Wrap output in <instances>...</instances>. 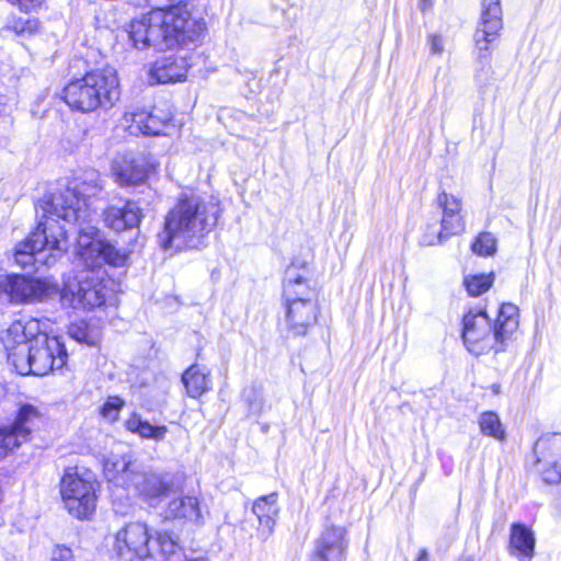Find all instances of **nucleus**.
<instances>
[{
	"instance_id": "dca6fc26",
	"label": "nucleus",
	"mask_w": 561,
	"mask_h": 561,
	"mask_svg": "<svg viewBox=\"0 0 561 561\" xmlns=\"http://www.w3.org/2000/svg\"><path fill=\"white\" fill-rule=\"evenodd\" d=\"M502 9L500 0H483L482 13L474 33L476 47L480 53H486L502 30Z\"/></svg>"
},
{
	"instance_id": "bb28decb",
	"label": "nucleus",
	"mask_w": 561,
	"mask_h": 561,
	"mask_svg": "<svg viewBox=\"0 0 561 561\" xmlns=\"http://www.w3.org/2000/svg\"><path fill=\"white\" fill-rule=\"evenodd\" d=\"M68 334L75 341L89 346L96 345L101 339L100 329L85 321L72 323L68 329Z\"/></svg>"
},
{
	"instance_id": "a878e982",
	"label": "nucleus",
	"mask_w": 561,
	"mask_h": 561,
	"mask_svg": "<svg viewBox=\"0 0 561 561\" xmlns=\"http://www.w3.org/2000/svg\"><path fill=\"white\" fill-rule=\"evenodd\" d=\"M125 426L130 433L137 434L141 438L152 439L156 442L163 440L168 433L167 426H154L150 424L148 421L144 420L137 413H133L129 416V419L125 423Z\"/></svg>"
},
{
	"instance_id": "cd10ccee",
	"label": "nucleus",
	"mask_w": 561,
	"mask_h": 561,
	"mask_svg": "<svg viewBox=\"0 0 561 561\" xmlns=\"http://www.w3.org/2000/svg\"><path fill=\"white\" fill-rule=\"evenodd\" d=\"M479 427L482 434L491 436L495 439L503 440L505 432L503 430L500 417L492 411H486L479 416Z\"/></svg>"
},
{
	"instance_id": "6ab92c4d",
	"label": "nucleus",
	"mask_w": 561,
	"mask_h": 561,
	"mask_svg": "<svg viewBox=\"0 0 561 561\" xmlns=\"http://www.w3.org/2000/svg\"><path fill=\"white\" fill-rule=\"evenodd\" d=\"M159 112L157 108L153 112H128L124 115V122L130 134L160 135L164 133L167 124L171 121V115L169 113L160 115Z\"/></svg>"
},
{
	"instance_id": "20e7f679",
	"label": "nucleus",
	"mask_w": 561,
	"mask_h": 561,
	"mask_svg": "<svg viewBox=\"0 0 561 561\" xmlns=\"http://www.w3.org/2000/svg\"><path fill=\"white\" fill-rule=\"evenodd\" d=\"M219 206L196 194H183L165 215L157 242L164 251L178 252L192 247L217 224Z\"/></svg>"
},
{
	"instance_id": "c85d7f7f",
	"label": "nucleus",
	"mask_w": 561,
	"mask_h": 561,
	"mask_svg": "<svg viewBox=\"0 0 561 561\" xmlns=\"http://www.w3.org/2000/svg\"><path fill=\"white\" fill-rule=\"evenodd\" d=\"M494 275L479 274L467 276L463 280L465 286L471 296H480L485 293L493 284Z\"/></svg>"
},
{
	"instance_id": "e433bc0d",
	"label": "nucleus",
	"mask_w": 561,
	"mask_h": 561,
	"mask_svg": "<svg viewBox=\"0 0 561 561\" xmlns=\"http://www.w3.org/2000/svg\"><path fill=\"white\" fill-rule=\"evenodd\" d=\"M427 44L430 46V50L432 55H442L444 51V38L439 34H428L427 36Z\"/></svg>"
},
{
	"instance_id": "ea45409f",
	"label": "nucleus",
	"mask_w": 561,
	"mask_h": 561,
	"mask_svg": "<svg viewBox=\"0 0 561 561\" xmlns=\"http://www.w3.org/2000/svg\"><path fill=\"white\" fill-rule=\"evenodd\" d=\"M434 5V0H420L419 8L422 11H427Z\"/></svg>"
},
{
	"instance_id": "f3484780",
	"label": "nucleus",
	"mask_w": 561,
	"mask_h": 561,
	"mask_svg": "<svg viewBox=\"0 0 561 561\" xmlns=\"http://www.w3.org/2000/svg\"><path fill=\"white\" fill-rule=\"evenodd\" d=\"M141 218V209L139 205L133 201L110 205L103 211L105 226L116 232L138 227Z\"/></svg>"
},
{
	"instance_id": "f257e3e1",
	"label": "nucleus",
	"mask_w": 561,
	"mask_h": 561,
	"mask_svg": "<svg viewBox=\"0 0 561 561\" xmlns=\"http://www.w3.org/2000/svg\"><path fill=\"white\" fill-rule=\"evenodd\" d=\"M103 188L100 174L87 171L68 181L65 187L44 195L37 204L38 224L28 237L16 244L14 261L22 268L42 261L51 265L68 249V236L59 219L78 226L76 254L88 267L102 265L105 239L92 225L94 211L89 199Z\"/></svg>"
},
{
	"instance_id": "c756f323",
	"label": "nucleus",
	"mask_w": 561,
	"mask_h": 561,
	"mask_svg": "<svg viewBox=\"0 0 561 561\" xmlns=\"http://www.w3.org/2000/svg\"><path fill=\"white\" fill-rule=\"evenodd\" d=\"M129 251L118 249L105 240L104 250L102 252V264L107 263L112 266H124L129 259Z\"/></svg>"
},
{
	"instance_id": "6e6552de",
	"label": "nucleus",
	"mask_w": 561,
	"mask_h": 561,
	"mask_svg": "<svg viewBox=\"0 0 561 561\" xmlns=\"http://www.w3.org/2000/svg\"><path fill=\"white\" fill-rule=\"evenodd\" d=\"M96 485L93 473L85 469L68 468L60 481V494L68 513L88 519L96 508Z\"/></svg>"
},
{
	"instance_id": "2eb2a0df",
	"label": "nucleus",
	"mask_w": 561,
	"mask_h": 561,
	"mask_svg": "<svg viewBox=\"0 0 561 561\" xmlns=\"http://www.w3.org/2000/svg\"><path fill=\"white\" fill-rule=\"evenodd\" d=\"M347 530L343 526L329 525L314 540L309 561H345L347 557Z\"/></svg>"
},
{
	"instance_id": "58836bf2",
	"label": "nucleus",
	"mask_w": 561,
	"mask_h": 561,
	"mask_svg": "<svg viewBox=\"0 0 561 561\" xmlns=\"http://www.w3.org/2000/svg\"><path fill=\"white\" fill-rule=\"evenodd\" d=\"M263 411V401L261 398L255 399L249 403V413L252 415H259Z\"/></svg>"
},
{
	"instance_id": "412c9836",
	"label": "nucleus",
	"mask_w": 561,
	"mask_h": 561,
	"mask_svg": "<svg viewBox=\"0 0 561 561\" xmlns=\"http://www.w3.org/2000/svg\"><path fill=\"white\" fill-rule=\"evenodd\" d=\"M164 514L168 519H184L195 525H203L205 522L199 501L195 496L172 500Z\"/></svg>"
},
{
	"instance_id": "9b49d317",
	"label": "nucleus",
	"mask_w": 561,
	"mask_h": 561,
	"mask_svg": "<svg viewBox=\"0 0 561 561\" xmlns=\"http://www.w3.org/2000/svg\"><path fill=\"white\" fill-rule=\"evenodd\" d=\"M149 526L140 520L129 522L113 536L112 550L124 561H145L151 557Z\"/></svg>"
},
{
	"instance_id": "b1692460",
	"label": "nucleus",
	"mask_w": 561,
	"mask_h": 561,
	"mask_svg": "<svg viewBox=\"0 0 561 561\" xmlns=\"http://www.w3.org/2000/svg\"><path fill=\"white\" fill-rule=\"evenodd\" d=\"M538 466H556L561 459V436L551 435L541 437L535 445Z\"/></svg>"
},
{
	"instance_id": "4c0bfd02",
	"label": "nucleus",
	"mask_w": 561,
	"mask_h": 561,
	"mask_svg": "<svg viewBox=\"0 0 561 561\" xmlns=\"http://www.w3.org/2000/svg\"><path fill=\"white\" fill-rule=\"evenodd\" d=\"M53 561H72V551L65 546H58L53 552Z\"/></svg>"
},
{
	"instance_id": "79ce46f5",
	"label": "nucleus",
	"mask_w": 561,
	"mask_h": 561,
	"mask_svg": "<svg viewBox=\"0 0 561 561\" xmlns=\"http://www.w3.org/2000/svg\"><path fill=\"white\" fill-rule=\"evenodd\" d=\"M7 389L5 386L0 383V401L5 397Z\"/></svg>"
},
{
	"instance_id": "c9c22d12",
	"label": "nucleus",
	"mask_w": 561,
	"mask_h": 561,
	"mask_svg": "<svg viewBox=\"0 0 561 561\" xmlns=\"http://www.w3.org/2000/svg\"><path fill=\"white\" fill-rule=\"evenodd\" d=\"M538 470L547 483H558L561 481V470L559 469L558 463L556 466H539Z\"/></svg>"
},
{
	"instance_id": "423d86ee",
	"label": "nucleus",
	"mask_w": 561,
	"mask_h": 561,
	"mask_svg": "<svg viewBox=\"0 0 561 561\" xmlns=\"http://www.w3.org/2000/svg\"><path fill=\"white\" fill-rule=\"evenodd\" d=\"M68 106L81 113H91L99 108H111L121 98V87L114 68L90 71L79 79L70 81L62 91Z\"/></svg>"
},
{
	"instance_id": "7ed1b4c3",
	"label": "nucleus",
	"mask_w": 561,
	"mask_h": 561,
	"mask_svg": "<svg viewBox=\"0 0 561 561\" xmlns=\"http://www.w3.org/2000/svg\"><path fill=\"white\" fill-rule=\"evenodd\" d=\"M206 24L186 4L154 9L129 24V39L134 47L144 49L190 48L204 38Z\"/></svg>"
},
{
	"instance_id": "473e14b6",
	"label": "nucleus",
	"mask_w": 561,
	"mask_h": 561,
	"mask_svg": "<svg viewBox=\"0 0 561 561\" xmlns=\"http://www.w3.org/2000/svg\"><path fill=\"white\" fill-rule=\"evenodd\" d=\"M5 27L18 35L34 34L39 28V21L36 19L12 18Z\"/></svg>"
},
{
	"instance_id": "ddd939ff",
	"label": "nucleus",
	"mask_w": 561,
	"mask_h": 561,
	"mask_svg": "<svg viewBox=\"0 0 561 561\" xmlns=\"http://www.w3.org/2000/svg\"><path fill=\"white\" fill-rule=\"evenodd\" d=\"M436 202L442 210L440 230L437 234L425 233L422 241L425 245L440 244L466 230L460 197L443 191L437 195Z\"/></svg>"
},
{
	"instance_id": "4be33fe9",
	"label": "nucleus",
	"mask_w": 561,
	"mask_h": 561,
	"mask_svg": "<svg viewBox=\"0 0 561 561\" xmlns=\"http://www.w3.org/2000/svg\"><path fill=\"white\" fill-rule=\"evenodd\" d=\"M252 512L259 520V531L265 538L270 537L276 525L278 515L277 494L271 493L259 497L252 506Z\"/></svg>"
},
{
	"instance_id": "9d476101",
	"label": "nucleus",
	"mask_w": 561,
	"mask_h": 561,
	"mask_svg": "<svg viewBox=\"0 0 561 561\" xmlns=\"http://www.w3.org/2000/svg\"><path fill=\"white\" fill-rule=\"evenodd\" d=\"M58 291L57 284L49 278L0 275V296H4L11 304L43 302Z\"/></svg>"
},
{
	"instance_id": "a211bd4d",
	"label": "nucleus",
	"mask_w": 561,
	"mask_h": 561,
	"mask_svg": "<svg viewBox=\"0 0 561 561\" xmlns=\"http://www.w3.org/2000/svg\"><path fill=\"white\" fill-rule=\"evenodd\" d=\"M190 65L185 56H168L156 60L148 70L150 84L182 81L186 78Z\"/></svg>"
},
{
	"instance_id": "72a5a7b5",
	"label": "nucleus",
	"mask_w": 561,
	"mask_h": 561,
	"mask_svg": "<svg viewBox=\"0 0 561 561\" xmlns=\"http://www.w3.org/2000/svg\"><path fill=\"white\" fill-rule=\"evenodd\" d=\"M496 240L490 232L479 234L472 244V251L478 255L488 256L495 253Z\"/></svg>"
},
{
	"instance_id": "39448f33",
	"label": "nucleus",
	"mask_w": 561,
	"mask_h": 561,
	"mask_svg": "<svg viewBox=\"0 0 561 561\" xmlns=\"http://www.w3.org/2000/svg\"><path fill=\"white\" fill-rule=\"evenodd\" d=\"M518 308L513 304H503L499 310L493 334L485 311H470L463 317L462 339L468 351L480 355L493 348L496 353L504 350L518 328Z\"/></svg>"
},
{
	"instance_id": "4468645a",
	"label": "nucleus",
	"mask_w": 561,
	"mask_h": 561,
	"mask_svg": "<svg viewBox=\"0 0 561 561\" xmlns=\"http://www.w3.org/2000/svg\"><path fill=\"white\" fill-rule=\"evenodd\" d=\"M129 462L123 460V480H128L138 491L139 495L151 506L159 504L168 496L171 489V481L167 476L154 472H130Z\"/></svg>"
},
{
	"instance_id": "a19ab883",
	"label": "nucleus",
	"mask_w": 561,
	"mask_h": 561,
	"mask_svg": "<svg viewBox=\"0 0 561 561\" xmlns=\"http://www.w3.org/2000/svg\"><path fill=\"white\" fill-rule=\"evenodd\" d=\"M428 559V553L426 551V549H422L416 558V561H427Z\"/></svg>"
},
{
	"instance_id": "393cba45",
	"label": "nucleus",
	"mask_w": 561,
	"mask_h": 561,
	"mask_svg": "<svg viewBox=\"0 0 561 561\" xmlns=\"http://www.w3.org/2000/svg\"><path fill=\"white\" fill-rule=\"evenodd\" d=\"M209 373L198 365H192L182 376L186 392L191 398H199L209 390Z\"/></svg>"
},
{
	"instance_id": "f704fd0d",
	"label": "nucleus",
	"mask_w": 561,
	"mask_h": 561,
	"mask_svg": "<svg viewBox=\"0 0 561 561\" xmlns=\"http://www.w3.org/2000/svg\"><path fill=\"white\" fill-rule=\"evenodd\" d=\"M21 12L32 13L42 8L45 0H7Z\"/></svg>"
},
{
	"instance_id": "5701e85b",
	"label": "nucleus",
	"mask_w": 561,
	"mask_h": 561,
	"mask_svg": "<svg viewBox=\"0 0 561 561\" xmlns=\"http://www.w3.org/2000/svg\"><path fill=\"white\" fill-rule=\"evenodd\" d=\"M113 172L121 185H134L146 179L148 170L142 159L124 156L114 161Z\"/></svg>"
},
{
	"instance_id": "0eeeda50",
	"label": "nucleus",
	"mask_w": 561,
	"mask_h": 561,
	"mask_svg": "<svg viewBox=\"0 0 561 561\" xmlns=\"http://www.w3.org/2000/svg\"><path fill=\"white\" fill-rule=\"evenodd\" d=\"M285 327L293 336H304L317 323L319 308L314 291L308 286L304 276L294 268L286 272L284 284Z\"/></svg>"
},
{
	"instance_id": "7c9ffc66",
	"label": "nucleus",
	"mask_w": 561,
	"mask_h": 561,
	"mask_svg": "<svg viewBox=\"0 0 561 561\" xmlns=\"http://www.w3.org/2000/svg\"><path fill=\"white\" fill-rule=\"evenodd\" d=\"M156 540L160 547L161 553L167 557H173L178 551H181L179 538L169 531H157Z\"/></svg>"
},
{
	"instance_id": "2f4dec72",
	"label": "nucleus",
	"mask_w": 561,
	"mask_h": 561,
	"mask_svg": "<svg viewBox=\"0 0 561 561\" xmlns=\"http://www.w3.org/2000/svg\"><path fill=\"white\" fill-rule=\"evenodd\" d=\"M125 401L118 396H110L100 409V414L106 421L113 423L118 420Z\"/></svg>"
},
{
	"instance_id": "aec40b11",
	"label": "nucleus",
	"mask_w": 561,
	"mask_h": 561,
	"mask_svg": "<svg viewBox=\"0 0 561 561\" xmlns=\"http://www.w3.org/2000/svg\"><path fill=\"white\" fill-rule=\"evenodd\" d=\"M536 537L530 527L514 523L510 529L508 553L518 561H531L535 556Z\"/></svg>"
},
{
	"instance_id": "f8f14e48",
	"label": "nucleus",
	"mask_w": 561,
	"mask_h": 561,
	"mask_svg": "<svg viewBox=\"0 0 561 561\" xmlns=\"http://www.w3.org/2000/svg\"><path fill=\"white\" fill-rule=\"evenodd\" d=\"M42 413L33 404H22L12 422L0 424V459L20 448L31 439L34 426Z\"/></svg>"
},
{
	"instance_id": "f03ea898",
	"label": "nucleus",
	"mask_w": 561,
	"mask_h": 561,
	"mask_svg": "<svg viewBox=\"0 0 561 561\" xmlns=\"http://www.w3.org/2000/svg\"><path fill=\"white\" fill-rule=\"evenodd\" d=\"M1 341L9 364L20 375L46 376L67 363L65 345L58 337L45 334L37 319L12 322Z\"/></svg>"
},
{
	"instance_id": "1a4fd4ad",
	"label": "nucleus",
	"mask_w": 561,
	"mask_h": 561,
	"mask_svg": "<svg viewBox=\"0 0 561 561\" xmlns=\"http://www.w3.org/2000/svg\"><path fill=\"white\" fill-rule=\"evenodd\" d=\"M107 283L89 272L68 276L60 289V304L62 307L75 310L101 307L111 293Z\"/></svg>"
}]
</instances>
